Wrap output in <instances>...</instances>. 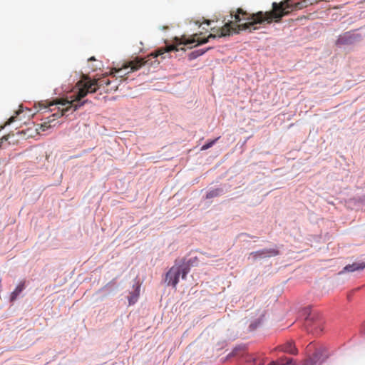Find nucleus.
<instances>
[{"label":"nucleus","mask_w":365,"mask_h":365,"mask_svg":"<svg viewBox=\"0 0 365 365\" xmlns=\"http://www.w3.org/2000/svg\"><path fill=\"white\" fill-rule=\"evenodd\" d=\"M317 0H302L301 1L295 3V7L297 10L302 9L307 7L309 5L313 4Z\"/></svg>","instance_id":"nucleus-14"},{"label":"nucleus","mask_w":365,"mask_h":365,"mask_svg":"<svg viewBox=\"0 0 365 365\" xmlns=\"http://www.w3.org/2000/svg\"><path fill=\"white\" fill-rule=\"evenodd\" d=\"M196 36H194L190 38H185V36L179 39L178 38H175V41L176 43V45H169L166 46L165 47H162L158 48L157 51H155L154 53H150V55L147 56L145 57V60H148V61L150 60V58H156L158 56H162L165 53H168L170 51H178L179 50L178 46V45H189L192 44L193 43L197 42V45L206 43L207 42V39H200V38H196Z\"/></svg>","instance_id":"nucleus-3"},{"label":"nucleus","mask_w":365,"mask_h":365,"mask_svg":"<svg viewBox=\"0 0 365 365\" xmlns=\"http://www.w3.org/2000/svg\"><path fill=\"white\" fill-rule=\"evenodd\" d=\"M89 61H96V58L95 57H91L89 59H88Z\"/></svg>","instance_id":"nucleus-23"},{"label":"nucleus","mask_w":365,"mask_h":365,"mask_svg":"<svg viewBox=\"0 0 365 365\" xmlns=\"http://www.w3.org/2000/svg\"><path fill=\"white\" fill-rule=\"evenodd\" d=\"M205 51H193L192 52L190 56H189V58L191 60V59H194L195 58H197V56H200V55H202Z\"/></svg>","instance_id":"nucleus-17"},{"label":"nucleus","mask_w":365,"mask_h":365,"mask_svg":"<svg viewBox=\"0 0 365 365\" xmlns=\"http://www.w3.org/2000/svg\"><path fill=\"white\" fill-rule=\"evenodd\" d=\"M16 120V117L15 116H11L9 120L8 121L4 124V126L6 125H10L11 123L14 122Z\"/></svg>","instance_id":"nucleus-19"},{"label":"nucleus","mask_w":365,"mask_h":365,"mask_svg":"<svg viewBox=\"0 0 365 365\" xmlns=\"http://www.w3.org/2000/svg\"><path fill=\"white\" fill-rule=\"evenodd\" d=\"M219 139V138L205 144L204 145H202V147L201 148V150H205L210 148H211L215 143V142Z\"/></svg>","instance_id":"nucleus-18"},{"label":"nucleus","mask_w":365,"mask_h":365,"mask_svg":"<svg viewBox=\"0 0 365 365\" xmlns=\"http://www.w3.org/2000/svg\"><path fill=\"white\" fill-rule=\"evenodd\" d=\"M276 349L292 355H297L298 353V350L293 341H287V343L277 347Z\"/></svg>","instance_id":"nucleus-11"},{"label":"nucleus","mask_w":365,"mask_h":365,"mask_svg":"<svg viewBox=\"0 0 365 365\" xmlns=\"http://www.w3.org/2000/svg\"><path fill=\"white\" fill-rule=\"evenodd\" d=\"M24 287L25 282H21L19 284H18V286L11 294V301H14L20 294V293L24 290Z\"/></svg>","instance_id":"nucleus-13"},{"label":"nucleus","mask_w":365,"mask_h":365,"mask_svg":"<svg viewBox=\"0 0 365 365\" xmlns=\"http://www.w3.org/2000/svg\"><path fill=\"white\" fill-rule=\"evenodd\" d=\"M222 192H223V190L221 188H216V189L210 190L206 195V198L211 199L213 197H218L222 194Z\"/></svg>","instance_id":"nucleus-15"},{"label":"nucleus","mask_w":365,"mask_h":365,"mask_svg":"<svg viewBox=\"0 0 365 365\" xmlns=\"http://www.w3.org/2000/svg\"><path fill=\"white\" fill-rule=\"evenodd\" d=\"M55 110H56V108H51V111H54Z\"/></svg>","instance_id":"nucleus-24"},{"label":"nucleus","mask_w":365,"mask_h":365,"mask_svg":"<svg viewBox=\"0 0 365 365\" xmlns=\"http://www.w3.org/2000/svg\"><path fill=\"white\" fill-rule=\"evenodd\" d=\"M295 3H292L291 1L284 0L280 3L274 2L272 4V10L269 11H258L257 13H248L242 8L237 9L238 14L235 16L236 21L241 20H249L250 21L240 25V29H251L253 30L258 29L255 25L262 24L264 23L270 24L273 21L279 22L281 19L289 14L292 11L297 10Z\"/></svg>","instance_id":"nucleus-1"},{"label":"nucleus","mask_w":365,"mask_h":365,"mask_svg":"<svg viewBox=\"0 0 365 365\" xmlns=\"http://www.w3.org/2000/svg\"><path fill=\"white\" fill-rule=\"evenodd\" d=\"M310 359L312 360L314 364H321L327 359V355L324 354L323 350L318 349L315 351V353L313 354V356Z\"/></svg>","instance_id":"nucleus-12"},{"label":"nucleus","mask_w":365,"mask_h":365,"mask_svg":"<svg viewBox=\"0 0 365 365\" xmlns=\"http://www.w3.org/2000/svg\"><path fill=\"white\" fill-rule=\"evenodd\" d=\"M148 63V60L144 58H135L134 60L124 63L122 67L119 68H113L110 72V75L117 76L118 78H123L125 76L130 72L139 70L143 66Z\"/></svg>","instance_id":"nucleus-4"},{"label":"nucleus","mask_w":365,"mask_h":365,"mask_svg":"<svg viewBox=\"0 0 365 365\" xmlns=\"http://www.w3.org/2000/svg\"><path fill=\"white\" fill-rule=\"evenodd\" d=\"M268 365H277V361H272Z\"/></svg>","instance_id":"nucleus-22"},{"label":"nucleus","mask_w":365,"mask_h":365,"mask_svg":"<svg viewBox=\"0 0 365 365\" xmlns=\"http://www.w3.org/2000/svg\"><path fill=\"white\" fill-rule=\"evenodd\" d=\"M92 70L95 71V70H96V68L92 67Z\"/></svg>","instance_id":"nucleus-26"},{"label":"nucleus","mask_w":365,"mask_h":365,"mask_svg":"<svg viewBox=\"0 0 365 365\" xmlns=\"http://www.w3.org/2000/svg\"><path fill=\"white\" fill-rule=\"evenodd\" d=\"M68 101V99H59V100H57V101H52V102H50L48 103V106H45V108H47V107H50V106H58V108H57V111L55 112L52 115L51 117H53V118L52 119V120H54L56 118H60V116H57L56 115V113H60L61 110V108H66L67 106H62L61 104H60L59 102L61 101ZM62 115H61V117ZM51 121V120H49V121L48 123L45 122L43 123V124H41V128L43 131H45L46 130H47L48 128H49L51 127V125L48 124V123Z\"/></svg>","instance_id":"nucleus-9"},{"label":"nucleus","mask_w":365,"mask_h":365,"mask_svg":"<svg viewBox=\"0 0 365 365\" xmlns=\"http://www.w3.org/2000/svg\"><path fill=\"white\" fill-rule=\"evenodd\" d=\"M168 28V26H164L163 29H167Z\"/></svg>","instance_id":"nucleus-25"},{"label":"nucleus","mask_w":365,"mask_h":365,"mask_svg":"<svg viewBox=\"0 0 365 365\" xmlns=\"http://www.w3.org/2000/svg\"><path fill=\"white\" fill-rule=\"evenodd\" d=\"M277 365H295L292 358L281 357L277 360Z\"/></svg>","instance_id":"nucleus-16"},{"label":"nucleus","mask_w":365,"mask_h":365,"mask_svg":"<svg viewBox=\"0 0 365 365\" xmlns=\"http://www.w3.org/2000/svg\"><path fill=\"white\" fill-rule=\"evenodd\" d=\"M314 362L311 359H307L303 365H314Z\"/></svg>","instance_id":"nucleus-21"},{"label":"nucleus","mask_w":365,"mask_h":365,"mask_svg":"<svg viewBox=\"0 0 365 365\" xmlns=\"http://www.w3.org/2000/svg\"><path fill=\"white\" fill-rule=\"evenodd\" d=\"M137 298H138V296H137V295H135V296H134V297H130V298L129 299V303H130V304H134V303L136 302Z\"/></svg>","instance_id":"nucleus-20"},{"label":"nucleus","mask_w":365,"mask_h":365,"mask_svg":"<svg viewBox=\"0 0 365 365\" xmlns=\"http://www.w3.org/2000/svg\"><path fill=\"white\" fill-rule=\"evenodd\" d=\"M362 36L354 31H347L339 36L336 41V45L341 46L345 45H351L360 41Z\"/></svg>","instance_id":"nucleus-7"},{"label":"nucleus","mask_w":365,"mask_h":365,"mask_svg":"<svg viewBox=\"0 0 365 365\" xmlns=\"http://www.w3.org/2000/svg\"><path fill=\"white\" fill-rule=\"evenodd\" d=\"M190 272V266L187 264L183 263L181 265L173 266L166 274L165 280L168 284L175 287L179 282L180 275H182V279H185L187 274Z\"/></svg>","instance_id":"nucleus-6"},{"label":"nucleus","mask_w":365,"mask_h":365,"mask_svg":"<svg viewBox=\"0 0 365 365\" xmlns=\"http://www.w3.org/2000/svg\"><path fill=\"white\" fill-rule=\"evenodd\" d=\"M365 268V262H354L351 264H347L344 267V269L339 272V274H344L345 272H353L355 271H361Z\"/></svg>","instance_id":"nucleus-10"},{"label":"nucleus","mask_w":365,"mask_h":365,"mask_svg":"<svg viewBox=\"0 0 365 365\" xmlns=\"http://www.w3.org/2000/svg\"><path fill=\"white\" fill-rule=\"evenodd\" d=\"M233 13H234V11H231L230 16L232 18H234V19H235L234 21H229L228 22L225 23V24L222 28H220V29L217 30L216 34H211L205 39L208 40L210 38H215L216 36H218V37L226 36H228L230 34L231 31H236L237 29L238 31H243L244 29H240L239 26L242 24L249 22L250 21L242 19L240 21H236L235 16L238 14L237 9L236 10V12L235 14ZM252 29H253V27H252L251 29H248V30L251 32L252 31H253Z\"/></svg>","instance_id":"nucleus-5"},{"label":"nucleus","mask_w":365,"mask_h":365,"mask_svg":"<svg viewBox=\"0 0 365 365\" xmlns=\"http://www.w3.org/2000/svg\"><path fill=\"white\" fill-rule=\"evenodd\" d=\"M111 81L105 77L98 79H91L88 76H83V78L76 83L77 91L70 96V101H63L59 102L62 106H66V108H61V111L56 113V115H66L72 108L73 111L76 110L78 108L83 106L87 101H81L88 93H95L101 88H106L108 91H115L118 88L115 86L110 89L108 87L110 85Z\"/></svg>","instance_id":"nucleus-2"},{"label":"nucleus","mask_w":365,"mask_h":365,"mask_svg":"<svg viewBox=\"0 0 365 365\" xmlns=\"http://www.w3.org/2000/svg\"><path fill=\"white\" fill-rule=\"evenodd\" d=\"M279 253V250L276 248L271 249H263L261 250H258L256 252H253L250 254V255L254 258V259H257L259 258H265L269 257L272 256H277Z\"/></svg>","instance_id":"nucleus-8"}]
</instances>
